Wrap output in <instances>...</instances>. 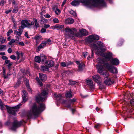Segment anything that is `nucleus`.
Listing matches in <instances>:
<instances>
[{
  "mask_svg": "<svg viewBox=\"0 0 134 134\" xmlns=\"http://www.w3.org/2000/svg\"><path fill=\"white\" fill-rule=\"evenodd\" d=\"M82 54L84 57H85L88 54V53L87 52H83Z\"/></svg>",
  "mask_w": 134,
  "mask_h": 134,
  "instance_id": "obj_52",
  "label": "nucleus"
},
{
  "mask_svg": "<svg viewBox=\"0 0 134 134\" xmlns=\"http://www.w3.org/2000/svg\"><path fill=\"white\" fill-rule=\"evenodd\" d=\"M7 42L5 38L0 36V43L1 44Z\"/></svg>",
  "mask_w": 134,
  "mask_h": 134,
  "instance_id": "obj_29",
  "label": "nucleus"
},
{
  "mask_svg": "<svg viewBox=\"0 0 134 134\" xmlns=\"http://www.w3.org/2000/svg\"><path fill=\"white\" fill-rule=\"evenodd\" d=\"M76 82L75 81H69L68 84L70 85H74L76 84Z\"/></svg>",
  "mask_w": 134,
  "mask_h": 134,
  "instance_id": "obj_34",
  "label": "nucleus"
},
{
  "mask_svg": "<svg viewBox=\"0 0 134 134\" xmlns=\"http://www.w3.org/2000/svg\"><path fill=\"white\" fill-rule=\"evenodd\" d=\"M86 83L87 85L93 87V82L91 80H89L86 81Z\"/></svg>",
  "mask_w": 134,
  "mask_h": 134,
  "instance_id": "obj_27",
  "label": "nucleus"
},
{
  "mask_svg": "<svg viewBox=\"0 0 134 134\" xmlns=\"http://www.w3.org/2000/svg\"><path fill=\"white\" fill-rule=\"evenodd\" d=\"M12 49L10 48H9L8 49V53H11L12 52Z\"/></svg>",
  "mask_w": 134,
  "mask_h": 134,
  "instance_id": "obj_47",
  "label": "nucleus"
},
{
  "mask_svg": "<svg viewBox=\"0 0 134 134\" xmlns=\"http://www.w3.org/2000/svg\"><path fill=\"white\" fill-rule=\"evenodd\" d=\"M41 70L43 71H49L48 67L47 66H42L41 67Z\"/></svg>",
  "mask_w": 134,
  "mask_h": 134,
  "instance_id": "obj_28",
  "label": "nucleus"
},
{
  "mask_svg": "<svg viewBox=\"0 0 134 134\" xmlns=\"http://www.w3.org/2000/svg\"><path fill=\"white\" fill-rule=\"evenodd\" d=\"M50 27V25L49 24H44V27L45 28H48Z\"/></svg>",
  "mask_w": 134,
  "mask_h": 134,
  "instance_id": "obj_48",
  "label": "nucleus"
},
{
  "mask_svg": "<svg viewBox=\"0 0 134 134\" xmlns=\"http://www.w3.org/2000/svg\"><path fill=\"white\" fill-rule=\"evenodd\" d=\"M46 30L43 28H42V29L41 30V32L42 33H43L46 32Z\"/></svg>",
  "mask_w": 134,
  "mask_h": 134,
  "instance_id": "obj_46",
  "label": "nucleus"
},
{
  "mask_svg": "<svg viewBox=\"0 0 134 134\" xmlns=\"http://www.w3.org/2000/svg\"><path fill=\"white\" fill-rule=\"evenodd\" d=\"M33 20L34 23H35V26L36 27H38L39 26V24L38 23L37 21V19L35 18H34L33 19Z\"/></svg>",
  "mask_w": 134,
  "mask_h": 134,
  "instance_id": "obj_31",
  "label": "nucleus"
},
{
  "mask_svg": "<svg viewBox=\"0 0 134 134\" xmlns=\"http://www.w3.org/2000/svg\"><path fill=\"white\" fill-rule=\"evenodd\" d=\"M110 62L113 65H118L119 63V61L117 59L114 58L110 60Z\"/></svg>",
  "mask_w": 134,
  "mask_h": 134,
  "instance_id": "obj_19",
  "label": "nucleus"
},
{
  "mask_svg": "<svg viewBox=\"0 0 134 134\" xmlns=\"http://www.w3.org/2000/svg\"><path fill=\"white\" fill-rule=\"evenodd\" d=\"M130 103L132 105H134V99L132 100H131Z\"/></svg>",
  "mask_w": 134,
  "mask_h": 134,
  "instance_id": "obj_54",
  "label": "nucleus"
},
{
  "mask_svg": "<svg viewBox=\"0 0 134 134\" xmlns=\"http://www.w3.org/2000/svg\"><path fill=\"white\" fill-rule=\"evenodd\" d=\"M7 66L8 67H10L13 64V63L10 62L8 64Z\"/></svg>",
  "mask_w": 134,
  "mask_h": 134,
  "instance_id": "obj_50",
  "label": "nucleus"
},
{
  "mask_svg": "<svg viewBox=\"0 0 134 134\" xmlns=\"http://www.w3.org/2000/svg\"><path fill=\"white\" fill-rule=\"evenodd\" d=\"M99 36L96 34L93 35L89 36L88 38L89 42H92L94 40H98L99 39Z\"/></svg>",
  "mask_w": 134,
  "mask_h": 134,
  "instance_id": "obj_12",
  "label": "nucleus"
},
{
  "mask_svg": "<svg viewBox=\"0 0 134 134\" xmlns=\"http://www.w3.org/2000/svg\"><path fill=\"white\" fill-rule=\"evenodd\" d=\"M44 42L46 43V44L50 45L51 44V41L50 40L48 39L46 41H44Z\"/></svg>",
  "mask_w": 134,
  "mask_h": 134,
  "instance_id": "obj_37",
  "label": "nucleus"
},
{
  "mask_svg": "<svg viewBox=\"0 0 134 134\" xmlns=\"http://www.w3.org/2000/svg\"><path fill=\"white\" fill-rule=\"evenodd\" d=\"M97 44L98 46L96 44H93L91 46L94 49L97 51V53L98 54H100L102 52L105 51V49L103 48L104 47V45L102 42L98 41Z\"/></svg>",
  "mask_w": 134,
  "mask_h": 134,
  "instance_id": "obj_7",
  "label": "nucleus"
},
{
  "mask_svg": "<svg viewBox=\"0 0 134 134\" xmlns=\"http://www.w3.org/2000/svg\"><path fill=\"white\" fill-rule=\"evenodd\" d=\"M66 2V0H64L62 4V6H63L64 5V4H65Z\"/></svg>",
  "mask_w": 134,
  "mask_h": 134,
  "instance_id": "obj_60",
  "label": "nucleus"
},
{
  "mask_svg": "<svg viewBox=\"0 0 134 134\" xmlns=\"http://www.w3.org/2000/svg\"><path fill=\"white\" fill-rule=\"evenodd\" d=\"M23 30L24 29L23 28L20 26L19 27V29L18 30V31L16 34V36L21 37V35L22 34L23 31Z\"/></svg>",
  "mask_w": 134,
  "mask_h": 134,
  "instance_id": "obj_24",
  "label": "nucleus"
},
{
  "mask_svg": "<svg viewBox=\"0 0 134 134\" xmlns=\"http://www.w3.org/2000/svg\"><path fill=\"white\" fill-rule=\"evenodd\" d=\"M6 49V46L4 45L0 44V50L2 51L3 50H5Z\"/></svg>",
  "mask_w": 134,
  "mask_h": 134,
  "instance_id": "obj_32",
  "label": "nucleus"
},
{
  "mask_svg": "<svg viewBox=\"0 0 134 134\" xmlns=\"http://www.w3.org/2000/svg\"><path fill=\"white\" fill-rule=\"evenodd\" d=\"M93 80L97 83L100 84L102 81L100 77L98 75H94L92 77Z\"/></svg>",
  "mask_w": 134,
  "mask_h": 134,
  "instance_id": "obj_13",
  "label": "nucleus"
},
{
  "mask_svg": "<svg viewBox=\"0 0 134 134\" xmlns=\"http://www.w3.org/2000/svg\"><path fill=\"white\" fill-rule=\"evenodd\" d=\"M3 77L4 79H7L8 77V75H3Z\"/></svg>",
  "mask_w": 134,
  "mask_h": 134,
  "instance_id": "obj_55",
  "label": "nucleus"
},
{
  "mask_svg": "<svg viewBox=\"0 0 134 134\" xmlns=\"http://www.w3.org/2000/svg\"><path fill=\"white\" fill-rule=\"evenodd\" d=\"M21 37L16 36H15L16 38L15 40V43H17L19 41L20 38Z\"/></svg>",
  "mask_w": 134,
  "mask_h": 134,
  "instance_id": "obj_35",
  "label": "nucleus"
},
{
  "mask_svg": "<svg viewBox=\"0 0 134 134\" xmlns=\"http://www.w3.org/2000/svg\"><path fill=\"white\" fill-rule=\"evenodd\" d=\"M53 9L57 15H58L60 13V10L55 6H54Z\"/></svg>",
  "mask_w": 134,
  "mask_h": 134,
  "instance_id": "obj_26",
  "label": "nucleus"
},
{
  "mask_svg": "<svg viewBox=\"0 0 134 134\" xmlns=\"http://www.w3.org/2000/svg\"><path fill=\"white\" fill-rule=\"evenodd\" d=\"M66 97L68 98H70L73 97L72 93L71 91L67 92L65 95Z\"/></svg>",
  "mask_w": 134,
  "mask_h": 134,
  "instance_id": "obj_25",
  "label": "nucleus"
},
{
  "mask_svg": "<svg viewBox=\"0 0 134 134\" xmlns=\"http://www.w3.org/2000/svg\"><path fill=\"white\" fill-rule=\"evenodd\" d=\"M76 100L75 98L69 100H65L63 101V103L65 104V106L68 108H70L71 104H72Z\"/></svg>",
  "mask_w": 134,
  "mask_h": 134,
  "instance_id": "obj_9",
  "label": "nucleus"
},
{
  "mask_svg": "<svg viewBox=\"0 0 134 134\" xmlns=\"http://www.w3.org/2000/svg\"><path fill=\"white\" fill-rule=\"evenodd\" d=\"M69 13L71 15L74 16H76V13L75 12L73 11L72 10H70L69 11Z\"/></svg>",
  "mask_w": 134,
  "mask_h": 134,
  "instance_id": "obj_33",
  "label": "nucleus"
},
{
  "mask_svg": "<svg viewBox=\"0 0 134 134\" xmlns=\"http://www.w3.org/2000/svg\"><path fill=\"white\" fill-rule=\"evenodd\" d=\"M10 58L12 59L15 60L16 59V57L15 55H12L10 56Z\"/></svg>",
  "mask_w": 134,
  "mask_h": 134,
  "instance_id": "obj_43",
  "label": "nucleus"
},
{
  "mask_svg": "<svg viewBox=\"0 0 134 134\" xmlns=\"http://www.w3.org/2000/svg\"><path fill=\"white\" fill-rule=\"evenodd\" d=\"M53 21L54 23H58L59 22V20L57 18H54L53 19Z\"/></svg>",
  "mask_w": 134,
  "mask_h": 134,
  "instance_id": "obj_40",
  "label": "nucleus"
},
{
  "mask_svg": "<svg viewBox=\"0 0 134 134\" xmlns=\"http://www.w3.org/2000/svg\"><path fill=\"white\" fill-rule=\"evenodd\" d=\"M2 59L4 60H7L8 58L5 56H3L2 57Z\"/></svg>",
  "mask_w": 134,
  "mask_h": 134,
  "instance_id": "obj_51",
  "label": "nucleus"
},
{
  "mask_svg": "<svg viewBox=\"0 0 134 134\" xmlns=\"http://www.w3.org/2000/svg\"><path fill=\"white\" fill-rule=\"evenodd\" d=\"M38 83L39 85L40 86H43V85L42 83V82H41V81H38Z\"/></svg>",
  "mask_w": 134,
  "mask_h": 134,
  "instance_id": "obj_57",
  "label": "nucleus"
},
{
  "mask_svg": "<svg viewBox=\"0 0 134 134\" xmlns=\"http://www.w3.org/2000/svg\"><path fill=\"white\" fill-rule=\"evenodd\" d=\"M19 44L22 46H24V43L23 42H19Z\"/></svg>",
  "mask_w": 134,
  "mask_h": 134,
  "instance_id": "obj_56",
  "label": "nucleus"
},
{
  "mask_svg": "<svg viewBox=\"0 0 134 134\" xmlns=\"http://www.w3.org/2000/svg\"><path fill=\"white\" fill-rule=\"evenodd\" d=\"M40 78L41 80L42 81H45L47 79V76L46 75L39 73V74Z\"/></svg>",
  "mask_w": 134,
  "mask_h": 134,
  "instance_id": "obj_20",
  "label": "nucleus"
},
{
  "mask_svg": "<svg viewBox=\"0 0 134 134\" xmlns=\"http://www.w3.org/2000/svg\"><path fill=\"white\" fill-rule=\"evenodd\" d=\"M15 42V41L13 39H12L11 41L9 43V44L10 45H11L14 42Z\"/></svg>",
  "mask_w": 134,
  "mask_h": 134,
  "instance_id": "obj_41",
  "label": "nucleus"
},
{
  "mask_svg": "<svg viewBox=\"0 0 134 134\" xmlns=\"http://www.w3.org/2000/svg\"><path fill=\"white\" fill-rule=\"evenodd\" d=\"M46 59V57L45 55H41L40 56H36L35 58V61L36 62L40 63L42 60V62H43Z\"/></svg>",
  "mask_w": 134,
  "mask_h": 134,
  "instance_id": "obj_10",
  "label": "nucleus"
},
{
  "mask_svg": "<svg viewBox=\"0 0 134 134\" xmlns=\"http://www.w3.org/2000/svg\"><path fill=\"white\" fill-rule=\"evenodd\" d=\"M21 25L20 26L23 29L26 27L30 28L32 25L34 24L33 21L31 22L30 20H22L21 22Z\"/></svg>",
  "mask_w": 134,
  "mask_h": 134,
  "instance_id": "obj_8",
  "label": "nucleus"
},
{
  "mask_svg": "<svg viewBox=\"0 0 134 134\" xmlns=\"http://www.w3.org/2000/svg\"><path fill=\"white\" fill-rule=\"evenodd\" d=\"M10 62V61L9 60H6L5 61V63L6 64H8Z\"/></svg>",
  "mask_w": 134,
  "mask_h": 134,
  "instance_id": "obj_53",
  "label": "nucleus"
},
{
  "mask_svg": "<svg viewBox=\"0 0 134 134\" xmlns=\"http://www.w3.org/2000/svg\"><path fill=\"white\" fill-rule=\"evenodd\" d=\"M66 37L68 38H73L75 37H80L82 36H86L88 34V32L86 30L82 29L79 30L80 33L77 32L75 28L70 29L67 27L65 29Z\"/></svg>",
  "mask_w": 134,
  "mask_h": 134,
  "instance_id": "obj_3",
  "label": "nucleus"
},
{
  "mask_svg": "<svg viewBox=\"0 0 134 134\" xmlns=\"http://www.w3.org/2000/svg\"><path fill=\"white\" fill-rule=\"evenodd\" d=\"M21 123L18 122L16 120H15L12 124V126L11 128V130L15 131L17 128L21 125Z\"/></svg>",
  "mask_w": 134,
  "mask_h": 134,
  "instance_id": "obj_11",
  "label": "nucleus"
},
{
  "mask_svg": "<svg viewBox=\"0 0 134 134\" xmlns=\"http://www.w3.org/2000/svg\"><path fill=\"white\" fill-rule=\"evenodd\" d=\"M80 3H81L83 5L88 7L91 6H97L99 5L104 6L105 5V3L103 0H74L71 3V4L73 6H77L79 5Z\"/></svg>",
  "mask_w": 134,
  "mask_h": 134,
  "instance_id": "obj_2",
  "label": "nucleus"
},
{
  "mask_svg": "<svg viewBox=\"0 0 134 134\" xmlns=\"http://www.w3.org/2000/svg\"><path fill=\"white\" fill-rule=\"evenodd\" d=\"M3 75H5V68L4 67H3Z\"/></svg>",
  "mask_w": 134,
  "mask_h": 134,
  "instance_id": "obj_44",
  "label": "nucleus"
},
{
  "mask_svg": "<svg viewBox=\"0 0 134 134\" xmlns=\"http://www.w3.org/2000/svg\"><path fill=\"white\" fill-rule=\"evenodd\" d=\"M21 105V104H20L16 106L11 107L7 105L2 104L0 105L1 109L2 110H5V108H6L7 110V111L9 113L13 115H15L16 111H17L16 109L19 108Z\"/></svg>",
  "mask_w": 134,
  "mask_h": 134,
  "instance_id": "obj_5",
  "label": "nucleus"
},
{
  "mask_svg": "<svg viewBox=\"0 0 134 134\" xmlns=\"http://www.w3.org/2000/svg\"><path fill=\"white\" fill-rule=\"evenodd\" d=\"M54 95L55 97L57 98H58L59 99H60L62 97V95L61 94H57L56 93L54 94Z\"/></svg>",
  "mask_w": 134,
  "mask_h": 134,
  "instance_id": "obj_36",
  "label": "nucleus"
},
{
  "mask_svg": "<svg viewBox=\"0 0 134 134\" xmlns=\"http://www.w3.org/2000/svg\"><path fill=\"white\" fill-rule=\"evenodd\" d=\"M104 83L107 85H109L113 84L114 82V81L112 79L111 80L110 78H107L104 81Z\"/></svg>",
  "mask_w": 134,
  "mask_h": 134,
  "instance_id": "obj_17",
  "label": "nucleus"
},
{
  "mask_svg": "<svg viewBox=\"0 0 134 134\" xmlns=\"http://www.w3.org/2000/svg\"><path fill=\"white\" fill-rule=\"evenodd\" d=\"M99 61L98 64L97 65V69L98 72L100 74L102 75L105 77H107L109 76V74L108 71L105 68L109 71L113 73H117V69L110 64L105 62L103 60L100 58H98Z\"/></svg>",
  "mask_w": 134,
  "mask_h": 134,
  "instance_id": "obj_1",
  "label": "nucleus"
},
{
  "mask_svg": "<svg viewBox=\"0 0 134 134\" xmlns=\"http://www.w3.org/2000/svg\"><path fill=\"white\" fill-rule=\"evenodd\" d=\"M45 17L47 18H49L51 17V16L47 14L46 15Z\"/></svg>",
  "mask_w": 134,
  "mask_h": 134,
  "instance_id": "obj_58",
  "label": "nucleus"
},
{
  "mask_svg": "<svg viewBox=\"0 0 134 134\" xmlns=\"http://www.w3.org/2000/svg\"><path fill=\"white\" fill-rule=\"evenodd\" d=\"M22 95L23 99V102L24 103L26 101L28 98L27 92L23 90Z\"/></svg>",
  "mask_w": 134,
  "mask_h": 134,
  "instance_id": "obj_14",
  "label": "nucleus"
},
{
  "mask_svg": "<svg viewBox=\"0 0 134 134\" xmlns=\"http://www.w3.org/2000/svg\"><path fill=\"white\" fill-rule=\"evenodd\" d=\"M4 3L5 2L4 1L2 0L0 2V4L2 6H3L4 5Z\"/></svg>",
  "mask_w": 134,
  "mask_h": 134,
  "instance_id": "obj_45",
  "label": "nucleus"
},
{
  "mask_svg": "<svg viewBox=\"0 0 134 134\" xmlns=\"http://www.w3.org/2000/svg\"><path fill=\"white\" fill-rule=\"evenodd\" d=\"M18 31H17L16 30H14V34H16V35L18 33Z\"/></svg>",
  "mask_w": 134,
  "mask_h": 134,
  "instance_id": "obj_64",
  "label": "nucleus"
},
{
  "mask_svg": "<svg viewBox=\"0 0 134 134\" xmlns=\"http://www.w3.org/2000/svg\"><path fill=\"white\" fill-rule=\"evenodd\" d=\"M48 90L47 89L44 90L40 94H38L36 97V100L38 103L43 102L46 98V95L48 94Z\"/></svg>",
  "mask_w": 134,
  "mask_h": 134,
  "instance_id": "obj_6",
  "label": "nucleus"
},
{
  "mask_svg": "<svg viewBox=\"0 0 134 134\" xmlns=\"http://www.w3.org/2000/svg\"><path fill=\"white\" fill-rule=\"evenodd\" d=\"M85 66V65L83 63L80 64L79 66L78 70L79 71H82V70L83 67Z\"/></svg>",
  "mask_w": 134,
  "mask_h": 134,
  "instance_id": "obj_30",
  "label": "nucleus"
},
{
  "mask_svg": "<svg viewBox=\"0 0 134 134\" xmlns=\"http://www.w3.org/2000/svg\"><path fill=\"white\" fill-rule=\"evenodd\" d=\"M112 57V54L111 53L109 52L105 53L104 54V57L105 58L110 59Z\"/></svg>",
  "mask_w": 134,
  "mask_h": 134,
  "instance_id": "obj_21",
  "label": "nucleus"
},
{
  "mask_svg": "<svg viewBox=\"0 0 134 134\" xmlns=\"http://www.w3.org/2000/svg\"><path fill=\"white\" fill-rule=\"evenodd\" d=\"M54 62L52 60H50L46 62L45 63V65L48 67H52L54 66Z\"/></svg>",
  "mask_w": 134,
  "mask_h": 134,
  "instance_id": "obj_15",
  "label": "nucleus"
},
{
  "mask_svg": "<svg viewBox=\"0 0 134 134\" xmlns=\"http://www.w3.org/2000/svg\"><path fill=\"white\" fill-rule=\"evenodd\" d=\"M74 22V20L72 18H68L65 20V23L66 24H71Z\"/></svg>",
  "mask_w": 134,
  "mask_h": 134,
  "instance_id": "obj_18",
  "label": "nucleus"
},
{
  "mask_svg": "<svg viewBox=\"0 0 134 134\" xmlns=\"http://www.w3.org/2000/svg\"><path fill=\"white\" fill-rule=\"evenodd\" d=\"M5 54V52H0V55H4Z\"/></svg>",
  "mask_w": 134,
  "mask_h": 134,
  "instance_id": "obj_62",
  "label": "nucleus"
},
{
  "mask_svg": "<svg viewBox=\"0 0 134 134\" xmlns=\"http://www.w3.org/2000/svg\"><path fill=\"white\" fill-rule=\"evenodd\" d=\"M45 105L44 104L39 105L36 103L34 104L30 108L27 115L30 118L32 115L37 116L45 109Z\"/></svg>",
  "mask_w": 134,
  "mask_h": 134,
  "instance_id": "obj_4",
  "label": "nucleus"
},
{
  "mask_svg": "<svg viewBox=\"0 0 134 134\" xmlns=\"http://www.w3.org/2000/svg\"><path fill=\"white\" fill-rule=\"evenodd\" d=\"M10 122L9 121H8L5 123V125H8L10 124Z\"/></svg>",
  "mask_w": 134,
  "mask_h": 134,
  "instance_id": "obj_61",
  "label": "nucleus"
},
{
  "mask_svg": "<svg viewBox=\"0 0 134 134\" xmlns=\"http://www.w3.org/2000/svg\"><path fill=\"white\" fill-rule=\"evenodd\" d=\"M64 25H61L59 24H56L52 27V29H57L58 30H60L64 27Z\"/></svg>",
  "mask_w": 134,
  "mask_h": 134,
  "instance_id": "obj_16",
  "label": "nucleus"
},
{
  "mask_svg": "<svg viewBox=\"0 0 134 134\" xmlns=\"http://www.w3.org/2000/svg\"><path fill=\"white\" fill-rule=\"evenodd\" d=\"M13 32V30L12 29H9L7 33V36H9Z\"/></svg>",
  "mask_w": 134,
  "mask_h": 134,
  "instance_id": "obj_39",
  "label": "nucleus"
},
{
  "mask_svg": "<svg viewBox=\"0 0 134 134\" xmlns=\"http://www.w3.org/2000/svg\"><path fill=\"white\" fill-rule=\"evenodd\" d=\"M18 11V10L16 8L14 9L12 11L13 13H16Z\"/></svg>",
  "mask_w": 134,
  "mask_h": 134,
  "instance_id": "obj_49",
  "label": "nucleus"
},
{
  "mask_svg": "<svg viewBox=\"0 0 134 134\" xmlns=\"http://www.w3.org/2000/svg\"><path fill=\"white\" fill-rule=\"evenodd\" d=\"M72 64L70 62H62L60 63L61 66L63 67L67 66Z\"/></svg>",
  "mask_w": 134,
  "mask_h": 134,
  "instance_id": "obj_23",
  "label": "nucleus"
},
{
  "mask_svg": "<svg viewBox=\"0 0 134 134\" xmlns=\"http://www.w3.org/2000/svg\"><path fill=\"white\" fill-rule=\"evenodd\" d=\"M26 87L27 88L28 91L30 92H31V90L29 84H27Z\"/></svg>",
  "mask_w": 134,
  "mask_h": 134,
  "instance_id": "obj_42",
  "label": "nucleus"
},
{
  "mask_svg": "<svg viewBox=\"0 0 134 134\" xmlns=\"http://www.w3.org/2000/svg\"><path fill=\"white\" fill-rule=\"evenodd\" d=\"M11 11V10H7L5 11V13L7 14H8Z\"/></svg>",
  "mask_w": 134,
  "mask_h": 134,
  "instance_id": "obj_59",
  "label": "nucleus"
},
{
  "mask_svg": "<svg viewBox=\"0 0 134 134\" xmlns=\"http://www.w3.org/2000/svg\"><path fill=\"white\" fill-rule=\"evenodd\" d=\"M100 126V125L98 124L94 126V127L95 128H97Z\"/></svg>",
  "mask_w": 134,
  "mask_h": 134,
  "instance_id": "obj_63",
  "label": "nucleus"
},
{
  "mask_svg": "<svg viewBox=\"0 0 134 134\" xmlns=\"http://www.w3.org/2000/svg\"><path fill=\"white\" fill-rule=\"evenodd\" d=\"M46 45V43L44 41L42 42L37 47V50L38 51H40L41 48H42L45 47Z\"/></svg>",
  "mask_w": 134,
  "mask_h": 134,
  "instance_id": "obj_22",
  "label": "nucleus"
},
{
  "mask_svg": "<svg viewBox=\"0 0 134 134\" xmlns=\"http://www.w3.org/2000/svg\"><path fill=\"white\" fill-rule=\"evenodd\" d=\"M41 37L40 36H36L34 37V39L36 40H37L41 41L40 38H41Z\"/></svg>",
  "mask_w": 134,
  "mask_h": 134,
  "instance_id": "obj_38",
  "label": "nucleus"
}]
</instances>
